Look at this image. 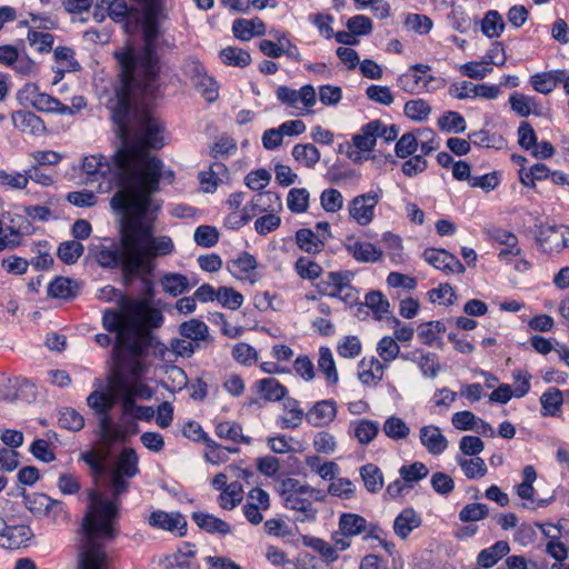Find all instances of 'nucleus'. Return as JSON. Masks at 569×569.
<instances>
[{"mask_svg":"<svg viewBox=\"0 0 569 569\" xmlns=\"http://www.w3.org/2000/svg\"><path fill=\"white\" fill-rule=\"evenodd\" d=\"M318 367L325 373L330 383L338 381V372L333 360L332 352L327 347H321L319 350Z\"/></svg>","mask_w":569,"mask_h":569,"instance_id":"60","label":"nucleus"},{"mask_svg":"<svg viewBox=\"0 0 569 569\" xmlns=\"http://www.w3.org/2000/svg\"><path fill=\"white\" fill-rule=\"evenodd\" d=\"M13 126L24 133L41 136L46 132L43 120L31 111L18 110L11 116Z\"/></svg>","mask_w":569,"mask_h":569,"instance_id":"23","label":"nucleus"},{"mask_svg":"<svg viewBox=\"0 0 569 569\" xmlns=\"http://www.w3.org/2000/svg\"><path fill=\"white\" fill-rule=\"evenodd\" d=\"M563 401L562 392L557 388H549L540 397L543 416H557Z\"/></svg>","mask_w":569,"mask_h":569,"instance_id":"49","label":"nucleus"},{"mask_svg":"<svg viewBox=\"0 0 569 569\" xmlns=\"http://www.w3.org/2000/svg\"><path fill=\"white\" fill-rule=\"evenodd\" d=\"M27 39L29 44L34 47L39 53H48L52 50L54 37L51 33L30 29Z\"/></svg>","mask_w":569,"mask_h":569,"instance_id":"63","label":"nucleus"},{"mask_svg":"<svg viewBox=\"0 0 569 569\" xmlns=\"http://www.w3.org/2000/svg\"><path fill=\"white\" fill-rule=\"evenodd\" d=\"M505 29L502 17L497 11H489L481 23L482 32L489 37H499Z\"/></svg>","mask_w":569,"mask_h":569,"instance_id":"64","label":"nucleus"},{"mask_svg":"<svg viewBox=\"0 0 569 569\" xmlns=\"http://www.w3.org/2000/svg\"><path fill=\"white\" fill-rule=\"evenodd\" d=\"M142 166L140 171H124L128 188L117 191L110 200V207L122 216L119 242L106 239L89 248L99 266L120 268L127 282L149 274L157 257L174 250L169 236H152L160 206L151 196L159 190L163 163L150 159Z\"/></svg>","mask_w":569,"mask_h":569,"instance_id":"1","label":"nucleus"},{"mask_svg":"<svg viewBox=\"0 0 569 569\" xmlns=\"http://www.w3.org/2000/svg\"><path fill=\"white\" fill-rule=\"evenodd\" d=\"M399 475L405 483L411 486L425 479L429 475L428 467L420 461H416L410 465H405L399 469Z\"/></svg>","mask_w":569,"mask_h":569,"instance_id":"55","label":"nucleus"},{"mask_svg":"<svg viewBox=\"0 0 569 569\" xmlns=\"http://www.w3.org/2000/svg\"><path fill=\"white\" fill-rule=\"evenodd\" d=\"M403 24L408 30L418 34L429 33L433 26L432 20L429 17L419 13L406 14Z\"/></svg>","mask_w":569,"mask_h":569,"instance_id":"62","label":"nucleus"},{"mask_svg":"<svg viewBox=\"0 0 569 569\" xmlns=\"http://www.w3.org/2000/svg\"><path fill=\"white\" fill-rule=\"evenodd\" d=\"M537 479V472L533 466H526L522 470V482L516 488L517 495L523 500H533L535 488L533 482Z\"/></svg>","mask_w":569,"mask_h":569,"instance_id":"56","label":"nucleus"},{"mask_svg":"<svg viewBox=\"0 0 569 569\" xmlns=\"http://www.w3.org/2000/svg\"><path fill=\"white\" fill-rule=\"evenodd\" d=\"M278 491L283 501L291 496H297L298 493H309V497H313L316 493H319L316 489L303 486L299 480L293 478L283 479L279 485Z\"/></svg>","mask_w":569,"mask_h":569,"instance_id":"54","label":"nucleus"},{"mask_svg":"<svg viewBox=\"0 0 569 569\" xmlns=\"http://www.w3.org/2000/svg\"><path fill=\"white\" fill-rule=\"evenodd\" d=\"M309 192L305 188H293L289 191L287 204L295 213L306 212L309 208Z\"/></svg>","mask_w":569,"mask_h":569,"instance_id":"61","label":"nucleus"},{"mask_svg":"<svg viewBox=\"0 0 569 569\" xmlns=\"http://www.w3.org/2000/svg\"><path fill=\"white\" fill-rule=\"evenodd\" d=\"M26 90L31 94V104L41 112H54L59 114H73L72 108L61 103L58 99L47 93L38 92L36 86H27Z\"/></svg>","mask_w":569,"mask_h":569,"instance_id":"16","label":"nucleus"},{"mask_svg":"<svg viewBox=\"0 0 569 569\" xmlns=\"http://www.w3.org/2000/svg\"><path fill=\"white\" fill-rule=\"evenodd\" d=\"M102 2L108 4L110 18L117 22H126L128 31L138 27L142 10L137 2L130 0H112L111 2L102 0Z\"/></svg>","mask_w":569,"mask_h":569,"instance_id":"11","label":"nucleus"},{"mask_svg":"<svg viewBox=\"0 0 569 569\" xmlns=\"http://www.w3.org/2000/svg\"><path fill=\"white\" fill-rule=\"evenodd\" d=\"M433 80L432 76L418 74L415 71H407L397 79L398 87L408 93H420L427 90L428 83Z\"/></svg>","mask_w":569,"mask_h":569,"instance_id":"33","label":"nucleus"},{"mask_svg":"<svg viewBox=\"0 0 569 569\" xmlns=\"http://www.w3.org/2000/svg\"><path fill=\"white\" fill-rule=\"evenodd\" d=\"M106 563V556L100 548L89 543L84 546L80 558V569H103Z\"/></svg>","mask_w":569,"mask_h":569,"instance_id":"43","label":"nucleus"},{"mask_svg":"<svg viewBox=\"0 0 569 569\" xmlns=\"http://www.w3.org/2000/svg\"><path fill=\"white\" fill-rule=\"evenodd\" d=\"M350 435L361 445L370 443L379 432V423L369 419H358L350 422Z\"/></svg>","mask_w":569,"mask_h":569,"instance_id":"30","label":"nucleus"},{"mask_svg":"<svg viewBox=\"0 0 569 569\" xmlns=\"http://www.w3.org/2000/svg\"><path fill=\"white\" fill-rule=\"evenodd\" d=\"M91 500L89 512L84 515L81 522L77 569H80L81 552L87 543L102 550L107 560L103 569H108L109 558L101 541H111L118 536L119 530L116 528L117 507L114 503L102 499L98 493H92Z\"/></svg>","mask_w":569,"mask_h":569,"instance_id":"5","label":"nucleus"},{"mask_svg":"<svg viewBox=\"0 0 569 569\" xmlns=\"http://www.w3.org/2000/svg\"><path fill=\"white\" fill-rule=\"evenodd\" d=\"M166 293L177 297L189 290L190 283L186 276L181 273H167L160 281Z\"/></svg>","mask_w":569,"mask_h":569,"instance_id":"41","label":"nucleus"},{"mask_svg":"<svg viewBox=\"0 0 569 569\" xmlns=\"http://www.w3.org/2000/svg\"><path fill=\"white\" fill-rule=\"evenodd\" d=\"M422 257L429 264L446 272L463 273L466 270L456 256L443 249L428 248L423 251Z\"/></svg>","mask_w":569,"mask_h":569,"instance_id":"15","label":"nucleus"},{"mask_svg":"<svg viewBox=\"0 0 569 569\" xmlns=\"http://www.w3.org/2000/svg\"><path fill=\"white\" fill-rule=\"evenodd\" d=\"M456 460L468 479H480L488 471L485 460L480 457L467 459L457 456Z\"/></svg>","mask_w":569,"mask_h":569,"instance_id":"44","label":"nucleus"},{"mask_svg":"<svg viewBox=\"0 0 569 569\" xmlns=\"http://www.w3.org/2000/svg\"><path fill=\"white\" fill-rule=\"evenodd\" d=\"M360 475L363 480L366 488L371 492H377L383 486V478L380 469L368 463L360 469Z\"/></svg>","mask_w":569,"mask_h":569,"instance_id":"59","label":"nucleus"},{"mask_svg":"<svg viewBox=\"0 0 569 569\" xmlns=\"http://www.w3.org/2000/svg\"><path fill=\"white\" fill-rule=\"evenodd\" d=\"M216 435L221 439H228L233 442L249 445L250 438L242 435V428L239 423L232 421H222L216 426Z\"/></svg>","mask_w":569,"mask_h":569,"instance_id":"46","label":"nucleus"},{"mask_svg":"<svg viewBox=\"0 0 569 569\" xmlns=\"http://www.w3.org/2000/svg\"><path fill=\"white\" fill-rule=\"evenodd\" d=\"M337 417V402L332 399L316 402L307 412L306 420L313 427L330 425Z\"/></svg>","mask_w":569,"mask_h":569,"instance_id":"17","label":"nucleus"},{"mask_svg":"<svg viewBox=\"0 0 569 569\" xmlns=\"http://www.w3.org/2000/svg\"><path fill=\"white\" fill-rule=\"evenodd\" d=\"M386 368L383 360L363 358L359 363L358 377L365 385H377L382 379Z\"/></svg>","mask_w":569,"mask_h":569,"instance_id":"27","label":"nucleus"},{"mask_svg":"<svg viewBox=\"0 0 569 569\" xmlns=\"http://www.w3.org/2000/svg\"><path fill=\"white\" fill-rule=\"evenodd\" d=\"M318 493H316L312 498L318 499ZM309 493H298L297 496H291L286 499L284 506L288 509L296 510L302 513V518H298L301 521L305 520H313L317 515V510L312 507V502L310 500Z\"/></svg>","mask_w":569,"mask_h":569,"instance_id":"34","label":"nucleus"},{"mask_svg":"<svg viewBox=\"0 0 569 569\" xmlns=\"http://www.w3.org/2000/svg\"><path fill=\"white\" fill-rule=\"evenodd\" d=\"M377 204L375 196H358L350 202L349 213L360 226H367L373 217V209Z\"/></svg>","mask_w":569,"mask_h":569,"instance_id":"22","label":"nucleus"},{"mask_svg":"<svg viewBox=\"0 0 569 569\" xmlns=\"http://www.w3.org/2000/svg\"><path fill=\"white\" fill-rule=\"evenodd\" d=\"M83 251L84 247L82 243L77 240H69L59 244L57 254L62 262L73 264L82 256Z\"/></svg>","mask_w":569,"mask_h":569,"instance_id":"52","label":"nucleus"},{"mask_svg":"<svg viewBox=\"0 0 569 569\" xmlns=\"http://www.w3.org/2000/svg\"><path fill=\"white\" fill-rule=\"evenodd\" d=\"M347 252L358 262H377L382 258V251L370 242L349 237L343 242Z\"/></svg>","mask_w":569,"mask_h":569,"instance_id":"18","label":"nucleus"},{"mask_svg":"<svg viewBox=\"0 0 569 569\" xmlns=\"http://www.w3.org/2000/svg\"><path fill=\"white\" fill-rule=\"evenodd\" d=\"M31 506L29 509L34 511L37 509H43L46 513L53 512L54 516L64 512V507L62 501L52 499L46 493L36 495L34 498L30 501Z\"/></svg>","mask_w":569,"mask_h":569,"instance_id":"57","label":"nucleus"},{"mask_svg":"<svg viewBox=\"0 0 569 569\" xmlns=\"http://www.w3.org/2000/svg\"><path fill=\"white\" fill-rule=\"evenodd\" d=\"M292 157L307 168H313L319 159V150L311 143H298L292 149Z\"/></svg>","mask_w":569,"mask_h":569,"instance_id":"50","label":"nucleus"},{"mask_svg":"<svg viewBox=\"0 0 569 569\" xmlns=\"http://www.w3.org/2000/svg\"><path fill=\"white\" fill-rule=\"evenodd\" d=\"M99 299H101L106 302L114 301L118 306V309L104 310L103 316H102V326L103 327H104V318L108 312L117 313L121 318V321L123 323L124 322L127 323V320L131 316V309H130L131 303H138L141 307V311L139 315V323L141 322V319L147 311V303L143 300L130 298L111 286H106L100 290Z\"/></svg>","mask_w":569,"mask_h":569,"instance_id":"8","label":"nucleus"},{"mask_svg":"<svg viewBox=\"0 0 569 569\" xmlns=\"http://www.w3.org/2000/svg\"><path fill=\"white\" fill-rule=\"evenodd\" d=\"M420 441L429 453L441 455L448 447L447 438L436 426H425L420 429Z\"/></svg>","mask_w":569,"mask_h":569,"instance_id":"24","label":"nucleus"},{"mask_svg":"<svg viewBox=\"0 0 569 569\" xmlns=\"http://www.w3.org/2000/svg\"><path fill=\"white\" fill-rule=\"evenodd\" d=\"M232 31L236 38L248 41L253 37L263 36L266 33V26L259 18L253 19H237L232 24Z\"/></svg>","mask_w":569,"mask_h":569,"instance_id":"29","label":"nucleus"},{"mask_svg":"<svg viewBox=\"0 0 569 569\" xmlns=\"http://www.w3.org/2000/svg\"><path fill=\"white\" fill-rule=\"evenodd\" d=\"M510 551L509 543L505 540H499L491 547L481 550L477 558V563L481 568H491L500 559L507 556Z\"/></svg>","mask_w":569,"mask_h":569,"instance_id":"32","label":"nucleus"},{"mask_svg":"<svg viewBox=\"0 0 569 569\" xmlns=\"http://www.w3.org/2000/svg\"><path fill=\"white\" fill-rule=\"evenodd\" d=\"M110 110L120 147L112 156V162L103 154H91L83 158L82 169L90 180H98L99 177L116 179L120 187L118 191H122L128 188L124 171H140L148 160H159L150 156L148 150L164 146V127L150 107L130 103L126 94L117 98Z\"/></svg>","mask_w":569,"mask_h":569,"instance_id":"2","label":"nucleus"},{"mask_svg":"<svg viewBox=\"0 0 569 569\" xmlns=\"http://www.w3.org/2000/svg\"><path fill=\"white\" fill-rule=\"evenodd\" d=\"M149 525L177 533L178 536H183L187 528V521L183 516L180 513H168L161 510L153 511L150 515Z\"/></svg>","mask_w":569,"mask_h":569,"instance_id":"19","label":"nucleus"},{"mask_svg":"<svg viewBox=\"0 0 569 569\" xmlns=\"http://www.w3.org/2000/svg\"><path fill=\"white\" fill-rule=\"evenodd\" d=\"M386 368L383 360L363 358L359 363L358 377L365 385H377L382 379Z\"/></svg>","mask_w":569,"mask_h":569,"instance_id":"28","label":"nucleus"},{"mask_svg":"<svg viewBox=\"0 0 569 569\" xmlns=\"http://www.w3.org/2000/svg\"><path fill=\"white\" fill-rule=\"evenodd\" d=\"M116 392L106 391L102 417H99V433L104 442H113L123 440L127 437V430L121 425H114L109 415L110 410L114 407L117 399L119 400L118 390Z\"/></svg>","mask_w":569,"mask_h":569,"instance_id":"10","label":"nucleus"},{"mask_svg":"<svg viewBox=\"0 0 569 569\" xmlns=\"http://www.w3.org/2000/svg\"><path fill=\"white\" fill-rule=\"evenodd\" d=\"M378 138L383 139L388 143L391 140V128L381 120H372L352 137V143L357 150L350 151L348 157L355 162H361L363 158L360 152H370L376 146Z\"/></svg>","mask_w":569,"mask_h":569,"instance_id":"6","label":"nucleus"},{"mask_svg":"<svg viewBox=\"0 0 569 569\" xmlns=\"http://www.w3.org/2000/svg\"><path fill=\"white\" fill-rule=\"evenodd\" d=\"M77 284L64 277H57L48 287V296L57 299H71L77 295Z\"/></svg>","mask_w":569,"mask_h":569,"instance_id":"40","label":"nucleus"},{"mask_svg":"<svg viewBox=\"0 0 569 569\" xmlns=\"http://www.w3.org/2000/svg\"><path fill=\"white\" fill-rule=\"evenodd\" d=\"M365 305L372 312L377 320L382 319L388 312L390 303L382 292L372 290L365 297Z\"/></svg>","mask_w":569,"mask_h":569,"instance_id":"47","label":"nucleus"},{"mask_svg":"<svg viewBox=\"0 0 569 569\" xmlns=\"http://www.w3.org/2000/svg\"><path fill=\"white\" fill-rule=\"evenodd\" d=\"M284 410L287 416L281 418V427L287 429H293L302 423L306 413L299 407V402L296 399L287 398L284 400Z\"/></svg>","mask_w":569,"mask_h":569,"instance_id":"45","label":"nucleus"},{"mask_svg":"<svg viewBox=\"0 0 569 569\" xmlns=\"http://www.w3.org/2000/svg\"><path fill=\"white\" fill-rule=\"evenodd\" d=\"M109 383L113 389L118 390L119 405L124 403L127 399L131 402H136V399L150 400L153 397V390L151 387L138 379H126L120 373H113L109 378Z\"/></svg>","mask_w":569,"mask_h":569,"instance_id":"9","label":"nucleus"},{"mask_svg":"<svg viewBox=\"0 0 569 569\" xmlns=\"http://www.w3.org/2000/svg\"><path fill=\"white\" fill-rule=\"evenodd\" d=\"M469 140L477 147L502 149L506 140L499 133H490L486 129L472 131L468 134Z\"/></svg>","mask_w":569,"mask_h":569,"instance_id":"42","label":"nucleus"},{"mask_svg":"<svg viewBox=\"0 0 569 569\" xmlns=\"http://www.w3.org/2000/svg\"><path fill=\"white\" fill-rule=\"evenodd\" d=\"M141 20L143 49L137 53L126 52L120 58L121 88L117 98L128 97L130 103L147 104L158 94L157 79L159 74V59L156 53V41L160 34L159 24L164 18L163 9L158 0H150L141 6Z\"/></svg>","mask_w":569,"mask_h":569,"instance_id":"3","label":"nucleus"},{"mask_svg":"<svg viewBox=\"0 0 569 569\" xmlns=\"http://www.w3.org/2000/svg\"><path fill=\"white\" fill-rule=\"evenodd\" d=\"M421 525V516L413 508H406L393 519V532L406 541L410 533Z\"/></svg>","mask_w":569,"mask_h":569,"instance_id":"21","label":"nucleus"},{"mask_svg":"<svg viewBox=\"0 0 569 569\" xmlns=\"http://www.w3.org/2000/svg\"><path fill=\"white\" fill-rule=\"evenodd\" d=\"M491 238L506 248L499 252L500 259H507L509 256H519L521 249L518 247V238L512 232L503 229H495L491 231Z\"/></svg>","mask_w":569,"mask_h":569,"instance_id":"35","label":"nucleus"},{"mask_svg":"<svg viewBox=\"0 0 569 569\" xmlns=\"http://www.w3.org/2000/svg\"><path fill=\"white\" fill-rule=\"evenodd\" d=\"M179 333L181 337L194 342L199 348L202 343L208 342L210 338L207 323L196 318L180 323Z\"/></svg>","mask_w":569,"mask_h":569,"instance_id":"25","label":"nucleus"},{"mask_svg":"<svg viewBox=\"0 0 569 569\" xmlns=\"http://www.w3.org/2000/svg\"><path fill=\"white\" fill-rule=\"evenodd\" d=\"M120 412L121 427L127 430V435L137 432L138 425L136 420L150 421L154 416L152 407L140 406L129 399L124 403H120Z\"/></svg>","mask_w":569,"mask_h":569,"instance_id":"12","label":"nucleus"},{"mask_svg":"<svg viewBox=\"0 0 569 569\" xmlns=\"http://www.w3.org/2000/svg\"><path fill=\"white\" fill-rule=\"evenodd\" d=\"M114 472L127 476V478L134 477L138 472V456L132 448H124L119 456V459L113 468Z\"/></svg>","mask_w":569,"mask_h":569,"instance_id":"38","label":"nucleus"},{"mask_svg":"<svg viewBox=\"0 0 569 569\" xmlns=\"http://www.w3.org/2000/svg\"><path fill=\"white\" fill-rule=\"evenodd\" d=\"M437 123L441 131L448 133H461L467 128L465 118L457 111H446Z\"/></svg>","mask_w":569,"mask_h":569,"instance_id":"48","label":"nucleus"},{"mask_svg":"<svg viewBox=\"0 0 569 569\" xmlns=\"http://www.w3.org/2000/svg\"><path fill=\"white\" fill-rule=\"evenodd\" d=\"M131 316L127 323L114 312H108L104 318V329L116 333L113 353L118 362V371L126 379H138L146 367L141 357L146 353L149 346V333L139 323L141 307L138 303H131Z\"/></svg>","mask_w":569,"mask_h":569,"instance_id":"4","label":"nucleus"},{"mask_svg":"<svg viewBox=\"0 0 569 569\" xmlns=\"http://www.w3.org/2000/svg\"><path fill=\"white\" fill-rule=\"evenodd\" d=\"M342 536L353 537L367 531V520L356 513H343L339 520Z\"/></svg>","mask_w":569,"mask_h":569,"instance_id":"39","label":"nucleus"},{"mask_svg":"<svg viewBox=\"0 0 569 569\" xmlns=\"http://www.w3.org/2000/svg\"><path fill=\"white\" fill-rule=\"evenodd\" d=\"M403 113L409 119L421 122L431 113V107L422 99H415L406 102Z\"/></svg>","mask_w":569,"mask_h":569,"instance_id":"58","label":"nucleus"},{"mask_svg":"<svg viewBox=\"0 0 569 569\" xmlns=\"http://www.w3.org/2000/svg\"><path fill=\"white\" fill-rule=\"evenodd\" d=\"M537 241L543 251L559 252L569 246V228L557 226L540 227Z\"/></svg>","mask_w":569,"mask_h":569,"instance_id":"13","label":"nucleus"},{"mask_svg":"<svg viewBox=\"0 0 569 569\" xmlns=\"http://www.w3.org/2000/svg\"><path fill=\"white\" fill-rule=\"evenodd\" d=\"M220 58L223 63L239 68L247 67L251 61L249 52L237 47H227L222 49L220 51Z\"/></svg>","mask_w":569,"mask_h":569,"instance_id":"53","label":"nucleus"},{"mask_svg":"<svg viewBox=\"0 0 569 569\" xmlns=\"http://www.w3.org/2000/svg\"><path fill=\"white\" fill-rule=\"evenodd\" d=\"M281 198L278 193L272 191L259 192L243 207L241 214L232 213L228 219L230 222L234 219L233 223L240 227L246 224L256 214L268 211L272 212L276 208H281Z\"/></svg>","mask_w":569,"mask_h":569,"instance_id":"7","label":"nucleus"},{"mask_svg":"<svg viewBox=\"0 0 569 569\" xmlns=\"http://www.w3.org/2000/svg\"><path fill=\"white\" fill-rule=\"evenodd\" d=\"M32 536L31 529L28 526L17 525L8 526L0 533V548L7 550H16L24 547Z\"/></svg>","mask_w":569,"mask_h":569,"instance_id":"20","label":"nucleus"},{"mask_svg":"<svg viewBox=\"0 0 569 569\" xmlns=\"http://www.w3.org/2000/svg\"><path fill=\"white\" fill-rule=\"evenodd\" d=\"M352 273L350 271H330L327 273L325 284L330 297H341L345 290H351L350 282Z\"/></svg>","mask_w":569,"mask_h":569,"instance_id":"36","label":"nucleus"},{"mask_svg":"<svg viewBox=\"0 0 569 569\" xmlns=\"http://www.w3.org/2000/svg\"><path fill=\"white\" fill-rule=\"evenodd\" d=\"M299 248L308 253H318L325 248L323 237L316 234L311 229H300L296 232Z\"/></svg>","mask_w":569,"mask_h":569,"instance_id":"37","label":"nucleus"},{"mask_svg":"<svg viewBox=\"0 0 569 569\" xmlns=\"http://www.w3.org/2000/svg\"><path fill=\"white\" fill-rule=\"evenodd\" d=\"M242 486L238 481L229 483L219 496V506L226 510H232L242 500Z\"/></svg>","mask_w":569,"mask_h":569,"instance_id":"51","label":"nucleus"},{"mask_svg":"<svg viewBox=\"0 0 569 569\" xmlns=\"http://www.w3.org/2000/svg\"><path fill=\"white\" fill-rule=\"evenodd\" d=\"M253 389L266 401L276 402L284 399L288 390L276 378L259 379L254 382Z\"/></svg>","mask_w":569,"mask_h":569,"instance_id":"26","label":"nucleus"},{"mask_svg":"<svg viewBox=\"0 0 569 569\" xmlns=\"http://www.w3.org/2000/svg\"><path fill=\"white\" fill-rule=\"evenodd\" d=\"M257 260L248 253L242 252L236 259L228 261V271L237 279L249 281L251 284L259 281L260 277L257 272Z\"/></svg>","mask_w":569,"mask_h":569,"instance_id":"14","label":"nucleus"},{"mask_svg":"<svg viewBox=\"0 0 569 569\" xmlns=\"http://www.w3.org/2000/svg\"><path fill=\"white\" fill-rule=\"evenodd\" d=\"M192 520L199 528L209 533H220L224 536L231 532V527L228 522L207 512H193Z\"/></svg>","mask_w":569,"mask_h":569,"instance_id":"31","label":"nucleus"}]
</instances>
